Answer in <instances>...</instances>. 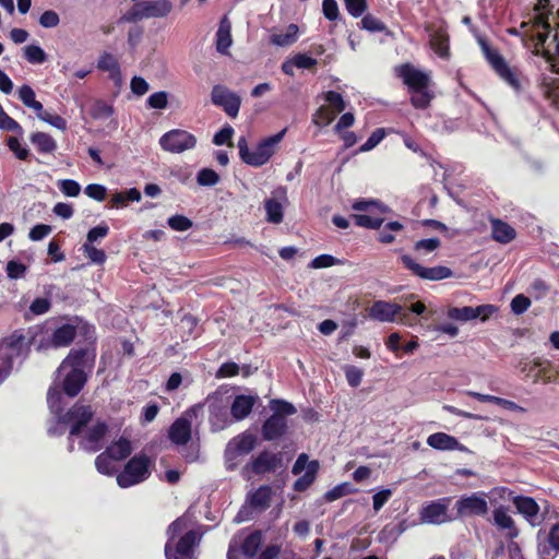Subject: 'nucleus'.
Returning a JSON list of instances; mask_svg holds the SVG:
<instances>
[{
    "label": "nucleus",
    "instance_id": "9",
    "mask_svg": "<svg viewBox=\"0 0 559 559\" xmlns=\"http://www.w3.org/2000/svg\"><path fill=\"white\" fill-rule=\"evenodd\" d=\"M173 10L170 0H144L134 3L121 17V22L135 23L143 19L166 17Z\"/></svg>",
    "mask_w": 559,
    "mask_h": 559
},
{
    "label": "nucleus",
    "instance_id": "46",
    "mask_svg": "<svg viewBox=\"0 0 559 559\" xmlns=\"http://www.w3.org/2000/svg\"><path fill=\"white\" fill-rule=\"evenodd\" d=\"M0 129L13 132L16 135H22L21 126L4 111V109L1 105H0Z\"/></svg>",
    "mask_w": 559,
    "mask_h": 559
},
{
    "label": "nucleus",
    "instance_id": "2",
    "mask_svg": "<svg viewBox=\"0 0 559 559\" xmlns=\"http://www.w3.org/2000/svg\"><path fill=\"white\" fill-rule=\"evenodd\" d=\"M168 540L165 545L166 559H197L194 554L201 536L188 530V520L178 518L167 530Z\"/></svg>",
    "mask_w": 559,
    "mask_h": 559
},
{
    "label": "nucleus",
    "instance_id": "11",
    "mask_svg": "<svg viewBox=\"0 0 559 559\" xmlns=\"http://www.w3.org/2000/svg\"><path fill=\"white\" fill-rule=\"evenodd\" d=\"M276 142H239V155L246 164L262 166L274 154Z\"/></svg>",
    "mask_w": 559,
    "mask_h": 559
},
{
    "label": "nucleus",
    "instance_id": "12",
    "mask_svg": "<svg viewBox=\"0 0 559 559\" xmlns=\"http://www.w3.org/2000/svg\"><path fill=\"white\" fill-rule=\"evenodd\" d=\"M455 510V519L485 516L489 511L487 495L485 492L464 495L456 500Z\"/></svg>",
    "mask_w": 559,
    "mask_h": 559
},
{
    "label": "nucleus",
    "instance_id": "4",
    "mask_svg": "<svg viewBox=\"0 0 559 559\" xmlns=\"http://www.w3.org/2000/svg\"><path fill=\"white\" fill-rule=\"evenodd\" d=\"M262 544L263 537L260 531L241 532L230 540L227 559H251L261 549ZM280 552L281 546L269 545L262 550L259 559H277Z\"/></svg>",
    "mask_w": 559,
    "mask_h": 559
},
{
    "label": "nucleus",
    "instance_id": "33",
    "mask_svg": "<svg viewBox=\"0 0 559 559\" xmlns=\"http://www.w3.org/2000/svg\"><path fill=\"white\" fill-rule=\"evenodd\" d=\"M231 25L227 16H224L219 22V27L216 32V49L221 53H227L230 47L231 39Z\"/></svg>",
    "mask_w": 559,
    "mask_h": 559
},
{
    "label": "nucleus",
    "instance_id": "43",
    "mask_svg": "<svg viewBox=\"0 0 559 559\" xmlns=\"http://www.w3.org/2000/svg\"><path fill=\"white\" fill-rule=\"evenodd\" d=\"M548 365H549L548 361L537 357V358H534L531 362H521V366H522L521 370L523 372H526L527 374H530L534 370H537L538 372L535 376V378L537 379L547 372Z\"/></svg>",
    "mask_w": 559,
    "mask_h": 559
},
{
    "label": "nucleus",
    "instance_id": "18",
    "mask_svg": "<svg viewBox=\"0 0 559 559\" xmlns=\"http://www.w3.org/2000/svg\"><path fill=\"white\" fill-rule=\"evenodd\" d=\"M397 75L403 80L409 92L425 90L430 85V76L411 63L400 66L397 68Z\"/></svg>",
    "mask_w": 559,
    "mask_h": 559
},
{
    "label": "nucleus",
    "instance_id": "48",
    "mask_svg": "<svg viewBox=\"0 0 559 559\" xmlns=\"http://www.w3.org/2000/svg\"><path fill=\"white\" fill-rule=\"evenodd\" d=\"M343 370L345 372L347 383L352 388H357L361 383L364 371L360 368L353 365H345Z\"/></svg>",
    "mask_w": 559,
    "mask_h": 559
},
{
    "label": "nucleus",
    "instance_id": "26",
    "mask_svg": "<svg viewBox=\"0 0 559 559\" xmlns=\"http://www.w3.org/2000/svg\"><path fill=\"white\" fill-rule=\"evenodd\" d=\"M449 34L445 28L438 27L430 34V48L441 58L448 60L450 58Z\"/></svg>",
    "mask_w": 559,
    "mask_h": 559
},
{
    "label": "nucleus",
    "instance_id": "14",
    "mask_svg": "<svg viewBox=\"0 0 559 559\" xmlns=\"http://www.w3.org/2000/svg\"><path fill=\"white\" fill-rule=\"evenodd\" d=\"M324 100L328 105L321 106L314 115V122L319 126L329 124L346 108V103L342 94L336 91H328L324 94Z\"/></svg>",
    "mask_w": 559,
    "mask_h": 559
},
{
    "label": "nucleus",
    "instance_id": "40",
    "mask_svg": "<svg viewBox=\"0 0 559 559\" xmlns=\"http://www.w3.org/2000/svg\"><path fill=\"white\" fill-rule=\"evenodd\" d=\"M411 93V104L416 109H426L429 107L433 97L432 93L429 91V87H426L425 90L412 91Z\"/></svg>",
    "mask_w": 559,
    "mask_h": 559
},
{
    "label": "nucleus",
    "instance_id": "59",
    "mask_svg": "<svg viewBox=\"0 0 559 559\" xmlns=\"http://www.w3.org/2000/svg\"><path fill=\"white\" fill-rule=\"evenodd\" d=\"M531 306V300L528 297L519 294L511 301V310L514 314L524 313Z\"/></svg>",
    "mask_w": 559,
    "mask_h": 559
},
{
    "label": "nucleus",
    "instance_id": "32",
    "mask_svg": "<svg viewBox=\"0 0 559 559\" xmlns=\"http://www.w3.org/2000/svg\"><path fill=\"white\" fill-rule=\"evenodd\" d=\"M464 394L467 396H472L483 403L488 402V403L497 404V405H499L506 409H509V411L524 412V408L522 406L518 405L516 403H514L510 400H506V399H502L499 396H495V395H490V394H483V393H478V392H474V391H465Z\"/></svg>",
    "mask_w": 559,
    "mask_h": 559
},
{
    "label": "nucleus",
    "instance_id": "38",
    "mask_svg": "<svg viewBox=\"0 0 559 559\" xmlns=\"http://www.w3.org/2000/svg\"><path fill=\"white\" fill-rule=\"evenodd\" d=\"M19 98L28 108L35 112L43 110V104L35 98V92L29 85H22L19 88Z\"/></svg>",
    "mask_w": 559,
    "mask_h": 559
},
{
    "label": "nucleus",
    "instance_id": "8",
    "mask_svg": "<svg viewBox=\"0 0 559 559\" xmlns=\"http://www.w3.org/2000/svg\"><path fill=\"white\" fill-rule=\"evenodd\" d=\"M152 460L145 454L134 455L117 475V484L129 488L146 480L151 475Z\"/></svg>",
    "mask_w": 559,
    "mask_h": 559
},
{
    "label": "nucleus",
    "instance_id": "64",
    "mask_svg": "<svg viewBox=\"0 0 559 559\" xmlns=\"http://www.w3.org/2000/svg\"><path fill=\"white\" fill-rule=\"evenodd\" d=\"M10 151L21 160L29 157V150L25 142H8Z\"/></svg>",
    "mask_w": 559,
    "mask_h": 559
},
{
    "label": "nucleus",
    "instance_id": "62",
    "mask_svg": "<svg viewBox=\"0 0 559 559\" xmlns=\"http://www.w3.org/2000/svg\"><path fill=\"white\" fill-rule=\"evenodd\" d=\"M350 492H352L350 485L347 483H344V484L337 485L333 489L329 490L325 493V499L328 501H334V500H337Z\"/></svg>",
    "mask_w": 559,
    "mask_h": 559
},
{
    "label": "nucleus",
    "instance_id": "16",
    "mask_svg": "<svg viewBox=\"0 0 559 559\" xmlns=\"http://www.w3.org/2000/svg\"><path fill=\"white\" fill-rule=\"evenodd\" d=\"M497 311L498 308L493 305H481L477 307L466 306L462 308L451 307L448 309L447 316L449 319L460 322H467L478 318L481 321H486Z\"/></svg>",
    "mask_w": 559,
    "mask_h": 559
},
{
    "label": "nucleus",
    "instance_id": "6",
    "mask_svg": "<svg viewBox=\"0 0 559 559\" xmlns=\"http://www.w3.org/2000/svg\"><path fill=\"white\" fill-rule=\"evenodd\" d=\"M34 333L14 331L0 342V360L11 371L15 362H22L28 355Z\"/></svg>",
    "mask_w": 559,
    "mask_h": 559
},
{
    "label": "nucleus",
    "instance_id": "17",
    "mask_svg": "<svg viewBox=\"0 0 559 559\" xmlns=\"http://www.w3.org/2000/svg\"><path fill=\"white\" fill-rule=\"evenodd\" d=\"M283 465V454L262 451L245 468L253 474L262 475L276 472Z\"/></svg>",
    "mask_w": 559,
    "mask_h": 559
},
{
    "label": "nucleus",
    "instance_id": "52",
    "mask_svg": "<svg viewBox=\"0 0 559 559\" xmlns=\"http://www.w3.org/2000/svg\"><path fill=\"white\" fill-rule=\"evenodd\" d=\"M82 250L92 263L103 264L106 261V253L93 245L84 243Z\"/></svg>",
    "mask_w": 559,
    "mask_h": 559
},
{
    "label": "nucleus",
    "instance_id": "41",
    "mask_svg": "<svg viewBox=\"0 0 559 559\" xmlns=\"http://www.w3.org/2000/svg\"><path fill=\"white\" fill-rule=\"evenodd\" d=\"M543 93L546 99L554 105H559V79L544 80L542 83Z\"/></svg>",
    "mask_w": 559,
    "mask_h": 559
},
{
    "label": "nucleus",
    "instance_id": "51",
    "mask_svg": "<svg viewBox=\"0 0 559 559\" xmlns=\"http://www.w3.org/2000/svg\"><path fill=\"white\" fill-rule=\"evenodd\" d=\"M114 112V109L104 100H97L91 108V114L95 119H108Z\"/></svg>",
    "mask_w": 559,
    "mask_h": 559
},
{
    "label": "nucleus",
    "instance_id": "58",
    "mask_svg": "<svg viewBox=\"0 0 559 559\" xmlns=\"http://www.w3.org/2000/svg\"><path fill=\"white\" fill-rule=\"evenodd\" d=\"M162 148L169 153H182L187 150H191L195 142H159Z\"/></svg>",
    "mask_w": 559,
    "mask_h": 559
},
{
    "label": "nucleus",
    "instance_id": "54",
    "mask_svg": "<svg viewBox=\"0 0 559 559\" xmlns=\"http://www.w3.org/2000/svg\"><path fill=\"white\" fill-rule=\"evenodd\" d=\"M58 187L67 197H78L81 192V186L72 179H62L58 181Z\"/></svg>",
    "mask_w": 559,
    "mask_h": 559
},
{
    "label": "nucleus",
    "instance_id": "34",
    "mask_svg": "<svg viewBox=\"0 0 559 559\" xmlns=\"http://www.w3.org/2000/svg\"><path fill=\"white\" fill-rule=\"evenodd\" d=\"M491 226H492V238L500 242V243H509L515 238V230L513 227H511L509 224L492 218L491 219Z\"/></svg>",
    "mask_w": 559,
    "mask_h": 559
},
{
    "label": "nucleus",
    "instance_id": "49",
    "mask_svg": "<svg viewBox=\"0 0 559 559\" xmlns=\"http://www.w3.org/2000/svg\"><path fill=\"white\" fill-rule=\"evenodd\" d=\"M219 180V176L211 168H203L197 175V182L200 186L212 187Z\"/></svg>",
    "mask_w": 559,
    "mask_h": 559
},
{
    "label": "nucleus",
    "instance_id": "27",
    "mask_svg": "<svg viewBox=\"0 0 559 559\" xmlns=\"http://www.w3.org/2000/svg\"><path fill=\"white\" fill-rule=\"evenodd\" d=\"M191 438V423L186 417L176 419L169 428V439L176 444H186Z\"/></svg>",
    "mask_w": 559,
    "mask_h": 559
},
{
    "label": "nucleus",
    "instance_id": "20",
    "mask_svg": "<svg viewBox=\"0 0 559 559\" xmlns=\"http://www.w3.org/2000/svg\"><path fill=\"white\" fill-rule=\"evenodd\" d=\"M257 444V438L251 432H242L234 437L227 444L225 456L228 461L235 460L238 456L249 454Z\"/></svg>",
    "mask_w": 559,
    "mask_h": 559
},
{
    "label": "nucleus",
    "instance_id": "56",
    "mask_svg": "<svg viewBox=\"0 0 559 559\" xmlns=\"http://www.w3.org/2000/svg\"><path fill=\"white\" fill-rule=\"evenodd\" d=\"M108 233L109 227L107 226V224L102 223L88 230L85 243L93 245L94 242L105 238L108 235Z\"/></svg>",
    "mask_w": 559,
    "mask_h": 559
},
{
    "label": "nucleus",
    "instance_id": "55",
    "mask_svg": "<svg viewBox=\"0 0 559 559\" xmlns=\"http://www.w3.org/2000/svg\"><path fill=\"white\" fill-rule=\"evenodd\" d=\"M146 104L150 108L164 109L168 104V94L164 91L153 93L147 99Z\"/></svg>",
    "mask_w": 559,
    "mask_h": 559
},
{
    "label": "nucleus",
    "instance_id": "39",
    "mask_svg": "<svg viewBox=\"0 0 559 559\" xmlns=\"http://www.w3.org/2000/svg\"><path fill=\"white\" fill-rule=\"evenodd\" d=\"M24 58L32 64H41L47 60V55L38 45H27L23 48Z\"/></svg>",
    "mask_w": 559,
    "mask_h": 559
},
{
    "label": "nucleus",
    "instance_id": "36",
    "mask_svg": "<svg viewBox=\"0 0 559 559\" xmlns=\"http://www.w3.org/2000/svg\"><path fill=\"white\" fill-rule=\"evenodd\" d=\"M105 452H107L114 461L124 460L132 452L131 442L126 438H120L118 441L110 444Z\"/></svg>",
    "mask_w": 559,
    "mask_h": 559
},
{
    "label": "nucleus",
    "instance_id": "63",
    "mask_svg": "<svg viewBox=\"0 0 559 559\" xmlns=\"http://www.w3.org/2000/svg\"><path fill=\"white\" fill-rule=\"evenodd\" d=\"M52 228L50 225L46 224H38L35 225L28 234V237L33 241H39L47 237L51 233Z\"/></svg>",
    "mask_w": 559,
    "mask_h": 559
},
{
    "label": "nucleus",
    "instance_id": "47",
    "mask_svg": "<svg viewBox=\"0 0 559 559\" xmlns=\"http://www.w3.org/2000/svg\"><path fill=\"white\" fill-rule=\"evenodd\" d=\"M112 461V457L107 452L100 453L95 460L97 471L105 475L114 474L115 465Z\"/></svg>",
    "mask_w": 559,
    "mask_h": 559
},
{
    "label": "nucleus",
    "instance_id": "19",
    "mask_svg": "<svg viewBox=\"0 0 559 559\" xmlns=\"http://www.w3.org/2000/svg\"><path fill=\"white\" fill-rule=\"evenodd\" d=\"M213 104L223 107L224 111L231 118H235L240 109V97L228 88L216 85L212 90Z\"/></svg>",
    "mask_w": 559,
    "mask_h": 559
},
{
    "label": "nucleus",
    "instance_id": "57",
    "mask_svg": "<svg viewBox=\"0 0 559 559\" xmlns=\"http://www.w3.org/2000/svg\"><path fill=\"white\" fill-rule=\"evenodd\" d=\"M26 265L15 260H11L7 264V275L11 280H17L24 277L26 273Z\"/></svg>",
    "mask_w": 559,
    "mask_h": 559
},
{
    "label": "nucleus",
    "instance_id": "15",
    "mask_svg": "<svg viewBox=\"0 0 559 559\" xmlns=\"http://www.w3.org/2000/svg\"><path fill=\"white\" fill-rule=\"evenodd\" d=\"M318 469H319V463L318 461H309L308 460V455L306 453H301L293 468H292V473L294 475H298L300 473H304L302 476H300L294 484V489L296 491H304L306 490L308 487H310V485L316 479V476H317V473H318Z\"/></svg>",
    "mask_w": 559,
    "mask_h": 559
},
{
    "label": "nucleus",
    "instance_id": "24",
    "mask_svg": "<svg viewBox=\"0 0 559 559\" xmlns=\"http://www.w3.org/2000/svg\"><path fill=\"white\" fill-rule=\"evenodd\" d=\"M402 306L389 301H376L369 309L370 318L381 322H394L401 313Z\"/></svg>",
    "mask_w": 559,
    "mask_h": 559
},
{
    "label": "nucleus",
    "instance_id": "10",
    "mask_svg": "<svg viewBox=\"0 0 559 559\" xmlns=\"http://www.w3.org/2000/svg\"><path fill=\"white\" fill-rule=\"evenodd\" d=\"M353 210L357 212H366V214L353 215V219L357 226L378 229L383 223V218L378 214L385 213L388 207L374 200H358L354 202Z\"/></svg>",
    "mask_w": 559,
    "mask_h": 559
},
{
    "label": "nucleus",
    "instance_id": "60",
    "mask_svg": "<svg viewBox=\"0 0 559 559\" xmlns=\"http://www.w3.org/2000/svg\"><path fill=\"white\" fill-rule=\"evenodd\" d=\"M39 24L45 28H52L59 25V14L53 10L45 11L38 20Z\"/></svg>",
    "mask_w": 559,
    "mask_h": 559
},
{
    "label": "nucleus",
    "instance_id": "30",
    "mask_svg": "<svg viewBox=\"0 0 559 559\" xmlns=\"http://www.w3.org/2000/svg\"><path fill=\"white\" fill-rule=\"evenodd\" d=\"M427 444L433 449L441 451H450L461 449L460 442L453 436L444 432H436L427 438Z\"/></svg>",
    "mask_w": 559,
    "mask_h": 559
},
{
    "label": "nucleus",
    "instance_id": "31",
    "mask_svg": "<svg viewBox=\"0 0 559 559\" xmlns=\"http://www.w3.org/2000/svg\"><path fill=\"white\" fill-rule=\"evenodd\" d=\"M514 506L518 509V511L521 514H523L530 523H537L539 507L533 498L516 497L514 499Z\"/></svg>",
    "mask_w": 559,
    "mask_h": 559
},
{
    "label": "nucleus",
    "instance_id": "50",
    "mask_svg": "<svg viewBox=\"0 0 559 559\" xmlns=\"http://www.w3.org/2000/svg\"><path fill=\"white\" fill-rule=\"evenodd\" d=\"M345 8L353 17L361 16L368 9L367 0H343Z\"/></svg>",
    "mask_w": 559,
    "mask_h": 559
},
{
    "label": "nucleus",
    "instance_id": "61",
    "mask_svg": "<svg viewBox=\"0 0 559 559\" xmlns=\"http://www.w3.org/2000/svg\"><path fill=\"white\" fill-rule=\"evenodd\" d=\"M322 11L325 19L336 21L340 16V10L336 0H323Z\"/></svg>",
    "mask_w": 559,
    "mask_h": 559
},
{
    "label": "nucleus",
    "instance_id": "42",
    "mask_svg": "<svg viewBox=\"0 0 559 559\" xmlns=\"http://www.w3.org/2000/svg\"><path fill=\"white\" fill-rule=\"evenodd\" d=\"M298 26L290 24L284 34H275L272 36V43L277 46H289L297 40Z\"/></svg>",
    "mask_w": 559,
    "mask_h": 559
},
{
    "label": "nucleus",
    "instance_id": "22",
    "mask_svg": "<svg viewBox=\"0 0 559 559\" xmlns=\"http://www.w3.org/2000/svg\"><path fill=\"white\" fill-rule=\"evenodd\" d=\"M93 411L90 406L75 404L64 416L63 420L70 423V439L73 436H79L82 428L92 420Z\"/></svg>",
    "mask_w": 559,
    "mask_h": 559
},
{
    "label": "nucleus",
    "instance_id": "37",
    "mask_svg": "<svg viewBox=\"0 0 559 559\" xmlns=\"http://www.w3.org/2000/svg\"><path fill=\"white\" fill-rule=\"evenodd\" d=\"M272 497V488L270 486L259 487L250 497V504L258 510L269 508Z\"/></svg>",
    "mask_w": 559,
    "mask_h": 559
},
{
    "label": "nucleus",
    "instance_id": "35",
    "mask_svg": "<svg viewBox=\"0 0 559 559\" xmlns=\"http://www.w3.org/2000/svg\"><path fill=\"white\" fill-rule=\"evenodd\" d=\"M97 69L110 73L112 80L120 79V66L118 60L109 52H103L97 62Z\"/></svg>",
    "mask_w": 559,
    "mask_h": 559
},
{
    "label": "nucleus",
    "instance_id": "29",
    "mask_svg": "<svg viewBox=\"0 0 559 559\" xmlns=\"http://www.w3.org/2000/svg\"><path fill=\"white\" fill-rule=\"evenodd\" d=\"M493 523L499 527V530L506 531V536L508 538H515L519 534L512 516L503 507L495 509Z\"/></svg>",
    "mask_w": 559,
    "mask_h": 559
},
{
    "label": "nucleus",
    "instance_id": "45",
    "mask_svg": "<svg viewBox=\"0 0 559 559\" xmlns=\"http://www.w3.org/2000/svg\"><path fill=\"white\" fill-rule=\"evenodd\" d=\"M37 116L43 120L51 124L52 127L64 130L67 128V121L61 116L48 111L43 107V110L36 112Z\"/></svg>",
    "mask_w": 559,
    "mask_h": 559
},
{
    "label": "nucleus",
    "instance_id": "53",
    "mask_svg": "<svg viewBox=\"0 0 559 559\" xmlns=\"http://www.w3.org/2000/svg\"><path fill=\"white\" fill-rule=\"evenodd\" d=\"M167 224L171 229L177 231H186L192 227V221L183 215L170 216Z\"/></svg>",
    "mask_w": 559,
    "mask_h": 559
},
{
    "label": "nucleus",
    "instance_id": "21",
    "mask_svg": "<svg viewBox=\"0 0 559 559\" xmlns=\"http://www.w3.org/2000/svg\"><path fill=\"white\" fill-rule=\"evenodd\" d=\"M287 201V189L277 187L272 191L271 198L264 202L266 221L272 224H280L283 221V203Z\"/></svg>",
    "mask_w": 559,
    "mask_h": 559
},
{
    "label": "nucleus",
    "instance_id": "28",
    "mask_svg": "<svg viewBox=\"0 0 559 559\" xmlns=\"http://www.w3.org/2000/svg\"><path fill=\"white\" fill-rule=\"evenodd\" d=\"M107 431V426L98 423L88 429L87 435L82 440V448L88 452H96L102 448V440Z\"/></svg>",
    "mask_w": 559,
    "mask_h": 559
},
{
    "label": "nucleus",
    "instance_id": "5",
    "mask_svg": "<svg viewBox=\"0 0 559 559\" xmlns=\"http://www.w3.org/2000/svg\"><path fill=\"white\" fill-rule=\"evenodd\" d=\"M270 408L273 414L263 423L261 433L264 440L274 441L286 433L288 428L286 416L296 414L297 409L284 400H272Z\"/></svg>",
    "mask_w": 559,
    "mask_h": 559
},
{
    "label": "nucleus",
    "instance_id": "13",
    "mask_svg": "<svg viewBox=\"0 0 559 559\" xmlns=\"http://www.w3.org/2000/svg\"><path fill=\"white\" fill-rule=\"evenodd\" d=\"M451 498H441L431 501L420 509L419 516L423 523L440 525L452 522L455 516L449 513Z\"/></svg>",
    "mask_w": 559,
    "mask_h": 559
},
{
    "label": "nucleus",
    "instance_id": "23",
    "mask_svg": "<svg viewBox=\"0 0 559 559\" xmlns=\"http://www.w3.org/2000/svg\"><path fill=\"white\" fill-rule=\"evenodd\" d=\"M76 335L75 326L69 323L58 326L52 334L47 338L43 340L38 348H59L69 346Z\"/></svg>",
    "mask_w": 559,
    "mask_h": 559
},
{
    "label": "nucleus",
    "instance_id": "25",
    "mask_svg": "<svg viewBox=\"0 0 559 559\" xmlns=\"http://www.w3.org/2000/svg\"><path fill=\"white\" fill-rule=\"evenodd\" d=\"M259 401L257 395L240 394L235 396L230 405V414L236 421L246 419Z\"/></svg>",
    "mask_w": 559,
    "mask_h": 559
},
{
    "label": "nucleus",
    "instance_id": "7",
    "mask_svg": "<svg viewBox=\"0 0 559 559\" xmlns=\"http://www.w3.org/2000/svg\"><path fill=\"white\" fill-rule=\"evenodd\" d=\"M478 44L487 62L491 66L499 78L503 80L508 85H510L514 91H521L522 83L520 80V70L518 68H511L501 56V53L497 49L492 48L486 39L479 38Z\"/></svg>",
    "mask_w": 559,
    "mask_h": 559
},
{
    "label": "nucleus",
    "instance_id": "1",
    "mask_svg": "<svg viewBox=\"0 0 559 559\" xmlns=\"http://www.w3.org/2000/svg\"><path fill=\"white\" fill-rule=\"evenodd\" d=\"M94 353L88 349H73L62 361L58 369L59 376H64L63 391L73 397L79 394L86 382V369H91L94 362Z\"/></svg>",
    "mask_w": 559,
    "mask_h": 559
},
{
    "label": "nucleus",
    "instance_id": "3",
    "mask_svg": "<svg viewBox=\"0 0 559 559\" xmlns=\"http://www.w3.org/2000/svg\"><path fill=\"white\" fill-rule=\"evenodd\" d=\"M441 242L439 238L421 239L415 242L414 251L416 258L409 254H402L401 261L406 270L412 272L413 275L426 281H441L452 276L451 269L442 265L426 267L417 262V259H424L428 254L435 252Z\"/></svg>",
    "mask_w": 559,
    "mask_h": 559
},
{
    "label": "nucleus",
    "instance_id": "44",
    "mask_svg": "<svg viewBox=\"0 0 559 559\" xmlns=\"http://www.w3.org/2000/svg\"><path fill=\"white\" fill-rule=\"evenodd\" d=\"M360 27L371 33L385 32L388 29L386 25L382 21L371 14H366L362 16L360 21Z\"/></svg>",
    "mask_w": 559,
    "mask_h": 559
}]
</instances>
